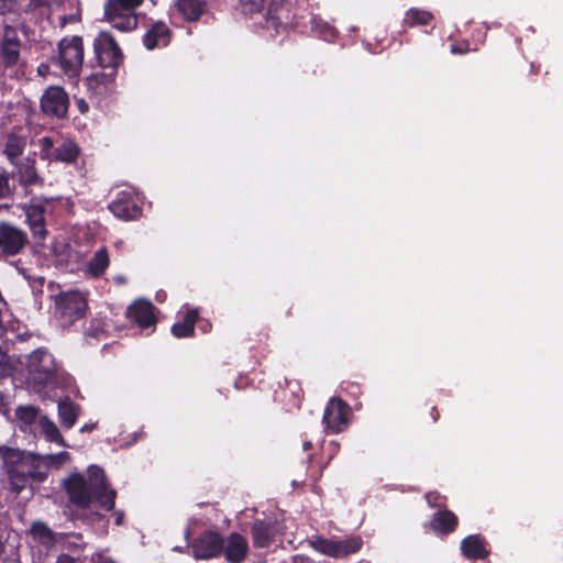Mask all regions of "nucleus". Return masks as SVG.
Returning a JSON list of instances; mask_svg holds the SVG:
<instances>
[{"mask_svg": "<svg viewBox=\"0 0 563 563\" xmlns=\"http://www.w3.org/2000/svg\"><path fill=\"white\" fill-rule=\"evenodd\" d=\"M69 501L77 508L87 509L92 503L106 511L114 509L117 492L109 487L104 471L96 465L88 470V476L71 474L64 483Z\"/></svg>", "mask_w": 563, "mask_h": 563, "instance_id": "1", "label": "nucleus"}, {"mask_svg": "<svg viewBox=\"0 0 563 563\" xmlns=\"http://www.w3.org/2000/svg\"><path fill=\"white\" fill-rule=\"evenodd\" d=\"M0 457L10 489L15 494L32 483L40 484L47 478V466L37 454L3 445L0 446Z\"/></svg>", "mask_w": 563, "mask_h": 563, "instance_id": "2", "label": "nucleus"}, {"mask_svg": "<svg viewBox=\"0 0 563 563\" xmlns=\"http://www.w3.org/2000/svg\"><path fill=\"white\" fill-rule=\"evenodd\" d=\"M23 42L18 30L4 24L0 31V81L21 80L26 74L27 63L22 56Z\"/></svg>", "mask_w": 563, "mask_h": 563, "instance_id": "3", "label": "nucleus"}, {"mask_svg": "<svg viewBox=\"0 0 563 563\" xmlns=\"http://www.w3.org/2000/svg\"><path fill=\"white\" fill-rule=\"evenodd\" d=\"M303 13H306V10L297 7L295 0H268L263 27L267 31H274L275 34L289 29L305 32L307 16Z\"/></svg>", "mask_w": 563, "mask_h": 563, "instance_id": "4", "label": "nucleus"}, {"mask_svg": "<svg viewBox=\"0 0 563 563\" xmlns=\"http://www.w3.org/2000/svg\"><path fill=\"white\" fill-rule=\"evenodd\" d=\"M92 48L93 57L88 62L89 67L118 70L123 64L124 54L110 32L100 31L93 38Z\"/></svg>", "mask_w": 563, "mask_h": 563, "instance_id": "5", "label": "nucleus"}, {"mask_svg": "<svg viewBox=\"0 0 563 563\" xmlns=\"http://www.w3.org/2000/svg\"><path fill=\"white\" fill-rule=\"evenodd\" d=\"M21 364L25 365L27 378L34 386L44 387L56 376L57 364L45 347L34 350L25 356V362L21 361Z\"/></svg>", "mask_w": 563, "mask_h": 563, "instance_id": "6", "label": "nucleus"}, {"mask_svg": "<svg viewBox=\"0 0 563 563\" xmlns=\"http://www.w3.org/2000/svg\"><path fill=\"white\" fill-rule=\"evenodd\" d=\"M84 40L79 35L63 37L58 43L57 64L65 75L75 78L84 65Z\"/></svg>", "mask_w": 563, "mask_h": 563, "instance_id": "7", "label": "nucleus"}, {"mask_svg": "<svg viewBox=\"0 0 563 563\" xmlns=\"http://www.w3.org/2000/svg\"><path fill=\"white\" fill-rule=\"evenodd\" d=\"M56 316L63 327L82 319L88 309L85 296L78 290L60 292L55 300Z\"/></svg>", "mask_w": 563, "mask_h": 563, "instance_id": "8", "label": "nucleus"}, {"mask_svg": "<svg viewBox=\"0 0 563 563\" xmlns=\"http://www.w3.org/2000/svg\"><path fill=\"white\" fill-rule=\"evenodd\" d=\"M69 104L68 93L60 86L47 87L40 100L41 111L51 119H65Z\"/></svg>", "mask_w": 563, "mask_h": 563, "instance_id": "9", "label": "nucleus"}, {"mask_svg": "<svg viewBox=\"0 0 563 563\" xmlns=\"http://www.w3.org/2000/svg\"><path fill=\"white\" fill-rule=\"evenodd\" d=\"M104 20L121 32H131L137 26L135 11L120 0H107L103 7Z\"/></svg>", "mask_w": 563, "mask_h": 563, "instance_id": "10", "label": "nucleus"}, {"mask_svg": "<svg viewBox=\"0 0 563 563\" xmlns=\"http://www.w3.org/2000/svg\"><path fill=\"white\" fill-rule=\"evenodd\" d=\"M351 416L349 404L340 397H332L325 406L322 422L328 432L340 433L347 428Z\"/></svg>", "mask_w": 563, "mask_h": 563, "instance_id": "11", "label": "nucleus"}, {"mask_svg": "<svg viewBox=\"0 0 563 563\" xmlns=\"http://www.w3.org/2000/svg\"><path fill=\"white\" fill-rule=\"evenodd\" d=\"M137 196L129 190L119 191L109 203L108 209L118 219L123 221L135 220L142 213Z\"/></svg>", "mask_w": 563, "mask_h": 563, "instance_id": "12", "label": "nucleus"}, {"mask_svg": "<svg viewBox=\"0 0 563 563\" xmlns=\"http://www.w3.org/2000/svg\"><path fill=\"white\" fill-rule=\"evenodd\" d=\"M29 242L26 233L15 225L0 222V251L7 256L19 254Z\"/></svg>", "mask_w": 563, "mask_h": 563, "instance_id": "13", "label": "nucleus"}, {"mask_svg": "<svg viewBox=\"0 0 563 563\" xmlns=\"http://www.w3.org/2000/svg\"><path fill=\"white\" fill-rule=\"evenodd\" d=\"M191 549L196 559L217 558L223 552L224 541L218 532L208 531L194 540Z\"/></svg>", "mask_w": 563, "mask_h": 563, "instance_id": "14", "label": "nucleus"}, {"mask_svg": "<svg viewBox=\"0 0 563 563\" xmlns=\"http://www.w3.org/2000/svg\"><path fill=\"white\" fill-rule=\"evenodd\" d=\"M277 532L278 523L276 520L271 518L254 520L251 526L253 547L258 549L269 548L274 543Z\"/></svg>", "mask_w": 563, "mask_h": 563, "instance_id": "15", "label": "nucleus"}, {"mask_svg": "<svg viewBox=\"0 0 563 563\" xmlns=\"http://www.w3.org/2000/svg\"><path fill=\"white\" fill-rule=\"evenodd\" d=\"M154 310L155 307L151 301L139 299L129 306L126 317L141 329H147L154 327L157 322Z\"/></svg>", "mask_w": 563, "mask_h": 563, "instance_id": "16", "label": "nucleus"}, {"mask_svg": "<svg viewBox=\"0 0 563 563\" xmlns=\"http://www.w3.org/2000/svg\"><path fill=\"white\" fill-rule=\"evenodd\" d=\"M460 550L462 555L471 561L486 560L490 554L487 540L479 533L463 538L460 543Z\"/></svg>", "mask_w": 563, "mask_h": 563, "instance_id": "17", "label": "nucleus"}, {"mask_svg": "<svg viewBox=\"0 0 563 563\" xmlns=\"http://www.w3.org/2000/svg\"><path fill=\"white\" fill-rule=\"evenodd\" d=\"M173 32L163 21L154 22L143 36V45L146 49L153 51L158 47H166L172 41Z\"/></svg>", "mask_w": 563, "mask_h": 563, "instance_id": "18", "label": "nucleus"}, {"mask_svg": "<svg viewBox=\"0 0 563 563\" xmlns=\"http://www.w3.org/2000/svg\"><path fill=\"white\" fill-rule=\"evenodd\" d=\"M14 169L10 174L12 178L18 177L19 184L22 187H31L41 181V177L36 169V162L34 158L25 157L15 164H12Z\"/></svg>", "mask_w": 563, "mask_h": 563, "instance_id": "19", "label": "nucleus"}, {"mask_svg": "<svg viewBox=\"0 0 563 563\" xmlns=\"http://www.w3.org/2000/svg\"><path fill=\"white\" fill-rule=\"evenodd\" d=\"M429 527L438 536H449L457 529L459 518L452 510L441 509L432 515Z\"/></svg>", "mask_w": 563, "mask_h": 563, "instance_id": "20", "label": "nucleus"}, {"mask_svg": "<svg viewBox=\"0 0 563 563\" xmlns=\"http://www.w3.org/2000/svg\"><path fill=\"white\" fill-rule=\"evenodd\" d=\"M24 211L32 234L35 238L44 239L48 233L45 228V207L41 203H30Z\"/></svg>", "mask_w": 563, "mask_h": 563, "instance_id": "21", "label": "nucleus"}, {"mask_svg": "<svg viewBox=\"0 0 563 563\" xmlns=\"http://www.w3.org/2000/svg\"><path fill=\"white\" fill-rule=\"evenodd\" d=\"M199 319L197 308L188 309L170 329L172 334L177 339L192 338L195 335V324Z\"/></svg>", "mask_w": 563, "mask_h": 563, "instance_id": "22", "label": "nucleus"}, {"mask_svg": "<svg viewBox=\"0 0 563 563\" xmlns=\"http://www.w3.org/2000/svg\"><path fill=\"white\" fill-rule=\"evenodd\" d=\"M249 545L246 539L240 533H231L223 552L230 563H241L246 558Z\"/></svg>", "mask_w": 563, "mask_h": 563, "instance_id": "23", "label": "nucleus"}, {"mask_svg": "<svg viewBox=\"0 0 563 563\" xmlns=\"http://www.w3.org/2000/svg\"><path fill=\"white\" fill-rule=\"evenodd\" d=\"M118 70L101 69L86 77L85 85L87 90L93 95H102L108 86L113 82Z\"/></svg>", "mask_w": 563, "mask_h": 563, "instance_id": "24", "label": "nucleus"}, {"mask_svg": "<svg viewBox=\"0 0 563 563\" xmlns=\"http://www.w3.org/2000/svg\"><path fill=\"white\" fill-rule=\"evenodd\" d=\"M175 5L184 20L196 22L206 11L207 2L205 0H176Z\"/></svg>", "mask_w": 563, "mask_h": 563, "instance_id": "25", "label": "nucleus"}, {"mask_svg": "<svg viewBox=\"0 0 563 563\" xmlns=\"http://www.w3.org/2000/svg\"><path fill=\"white\" fill-rule=\"evenodd\" d=\"M25 147V137L18 135L15 133H10L7 136L2 153L7 161L12 165L21 159V156L24 153Z\"/></svg>", "mask_w": 563, "mask_h": 563, "instance_id": "26", "label": "nucleus"}, {"mask_svg": "<svg viewBox=\"0 0 563 563\" xmlns=\"http://www.w3.org/2000/svg\"><path fill=\"white\" fill-rule=\"evenodd\" d=\"M109 264V252L106 246H102L98 249L89 260L87 265V273L93 278H99L106 273Z\"/></svg>", "mask_w": 563, "mask_h": 563, "instance_id": "27", "label": "nucleus"}, {"mask_svg": "<svg viewBox=\"0 0 563 563\" xmlns=\"http://www.w3.org/2000/svg\"><path fill=\"white\" fill-rule=\"evenodd\" d=\"M57 409L62 426L66 429L73 428L78 418L79 406L69 397H65L58 401Z\"/></svg>", "mask_w": 563, "mask_h": 563, "instance_id": "28", "label": "nucleus"}, {"mask_svg": "<svg viewBox=\"0 0 563 563\" xmlns=\"http://www.w3.org/2000/svg\"><path fill=\"white\" fill-rule=\"evenodd\" d=\"M80 153L79 146L71 140H64L55 147L54 159L66 164L75 163Z\"/></svg>", "mask_w": 563, "mask_h": 563, "instance_id": "29", "label": "nucleus"}, {"mask_svg": "<svg viewBox=\"0 0 563 563\" xmlns=\"http://www.w3.org/2000/svg\"><path fill=\"white\" fill-rule=\"evenodd\" d=\"M363 545V540L360 536H353L344 540L336 541L338 559L349 556L357 553Z\"/></svg>", "mask_w": 563, "mask_h": 563, "instance_id": "30", "label": "nucleus"}, {"mask_svg": "<svg viewBox=\"0 0 563 563\" xmlns=\"http://www.w3.org/2000/svg\"><path fill=\"white\" fill-rule=\"evenodd\" d=\"M310 544L317 552L338 559L336 540L317 537L314 540L310 541Z\"/></svg>", "mask_w": 563, "mask_h": 563, "instance_id": "31", "label": "nucleus"}, {"mask_svg": "<svg viewBox=\"0 0 563 563\" xmlns=\"http://www.w3.org/2000/svg\"><path fill=\"white\" fill-rule=\"evenodd\" d=\"M33 538L42 544H52L55 540L53 531L42 521H35L31 526Z\"/></svg>", "mask_w": 563, "mask_h": 563, "instance_id": "32", "label": "nucleus"}, {"mask_svg": "<svg viewBox=\"0 0 563 563\" xmlns=\"http://www.w3.org/2000/svg\"><path fill=\"white\" fill-rule=\"evenodd\" d=\"M433 15L429 11L419 9H409L406 13V23L410 26L428 25L432 21Z\"/></svg>", "mask_w": 563, "mask_h": 563, "instance_id": "33", "label": "nucleus"}, {"mask_svg": "<svg viewBox=\"0 0 563 563\" xmlns=\"http://www.w3.org/2000/svg\"><path fill=\"white\" fill-rule=\"evenodd\" d=\"M11 175L7 170L0 172V200L12 198L15 185L10 183Z\"/></svg>", "mask_w": 563, "mask_h": 563, "instance_id": "34", "label": "nucleus"}, {"mask_svg": "<svg viewBox=\"0 0 563 563\" xmlns=\"http://www.w3.org/2000/svg\"><path fill=\"white\" fill-rule=\"evenodd\" d=\"M307 16L309 18L310 29L312 31H317L319 35H321L325 40L334 35V29L330 26L328 23L320 24V21L317 19V16H313L310 13H308Z\"/></svg>", "mask_w": 563, "mask_h": 563, "instance_id": "35", "label": "nucleus"}, {"mask_svg": "<svg viewBox=\"0 0 563 563\" xmlns=\"http://www.w3.org/2000/svg\"><path fill=\"white\" fill-rule=\"evenodd\" d=\"M40 157L44 161H53L55 155L54 142L49 136H44L38 140Z\"/></svg>", "mask_w": 563, "mask_h": 563, "instance_id": "36", "label": "nucleus"}, {"mask_svg": "<svg viewBox=\"0 0 563 563\" xmlns=\"http://www.w3.org/2000/svg\"><path fill=\"white\" fill-rule=\"evenodd\" d=\"M107 322L103 318H93L90 320V324L86 330L88 336L98 339L101 334L107 332Z\"/></svg>", "mask_w": 563, "mask_h": 563, "instance_id": "37", "label": "nucleus"}, {"mask_svg": "<svg viewBox=\"0 0 563 563\" xmlns=\"http://www.w3.org/2000/svg\"><path fill=\"white\" fill-rule=\"evenodd\" d=\"M42 431L48 441L57 443L63 442V437L57 426L53 421L45 420L42 423Z\"/></svg>", "mask_w": 563, "mask_h": 563, "instance_id": "38", "label": "nucleus"}, {"mask_svg": "<svg viewBox=\"0 0 563 563\" xmlns=\"http://www.w3.org/2000/svg\"><path fill=\"white\" fill-rule=\"evenodd\" d=\"M424 499L430 508H438L439 510L446 508V497L437 490L428 492Z\"/></svg>", "mask_w": 563, "mask_h": 563, "instance_id": "39", "label": "nucleus"}, {"mask_svg": "<svg viewBox=\"0 0 563 563\" xmlns=\"http://www.w3.org/2000/svg\"><path fill=\"white\" fill-rule=\"evenodd\" d=\"M36 416L37 409L34 406H21L16 409V417L25 423H33Z\"/></svg>", "mask_w": 563, "mask_h": 563, "instance_id": "40", "label": "nucleus"}, {"mask_svg": "<svg viewBox=\"0 0 563 563\" xmlns=\"http://www.w3.org/2000/svg\"><path fill=\"white\" fill-rule=\"evenodd\" d=\"M47 457L49 460H52L53 463L60 464L66 459H68V453L67 452H60V453H57V454L47 455Z\"/></svg>", "mask_w": 563, "mask_h": 563, "instance_id": "41", "label": "nucleus"}, {"mask_svg": "<svg viewBox=\"0 0 563 563\" xmlns=\"http://www.w3.org/2000/svg\"><path fill=\"white\" fill-rule=\"evenodd\" d=\"M291 563H314L312 559L303 554H296L291 558Z\"/></svg>", "mask_w": 563, "mask_h": 563, "instance_id": "42", "label": "nucleus"}, {"mask_svg": "<svg viewBox=\"0 0 563 563\" xmlns=\"http://www.w3.org/2000/svg\"><path fill=\"white\" fill-rule=\"evenodd\" d=\"M14 3V0H0V13L9 11Z\"/></svg>", "mask_w": 563, "mask_h": 563, "instance_id": "43", "label": "nucleus"}, {"mask_svg": "<svg viewBox=\"0 0 563 563\" xmlns=\"http://www.w3.org/2000/svg\"><path fill=\"white\" fill-rule=\"evenodd\" d=\"M56 563H79L77 560H75L73 556H70L69 554H60L57 560H56Z\"/></svg>", "mask_w": 563, "mask_h": 563, "instance_id": "44", "label": "nucleus"}, {"mask_svg": "<svg viewBox=\"0 0 563 563\" xmlns=\"http://www.w3.org/2000/svg\"><path fill=\"white\" fill-rule=\"evenodd\" d=\"M120 1L135 11V9L137 7H140L144 0H120Z\"/></svg>", "mask_w": 563, "mask_h": 563, "instance_id": "45", "label": "nucleus"}, {"mask_svg": "<svg viewBox=\"0 0 563 563\" xmlns=\"http://www.w3.org/2000/svg\"><path fill=\"white\" fill-rule=\"evenodd\" d=\"M5 357L4 354H0V374L8 375L9 374V367L7 366V363H3L2 360Z\"/></svg>", "mask_w": 563, "mask_h": 563, "instance_id": "46", "label": "nucleus"}, {"mask_svg": "<svg viewBox=\"0 0 563 563\" xmlns=\"http://www.w3.org/2000/svg\"><path fill=\"white\" fill-rule=\"evenodd\" d=\"M430 416H431V419L433 422H437L439 420L440 413H439L437 406L431 407Z\"/></svg>", "mask_w": 563, "mask_h": 563, "instance_id": "47", "label": "nucleus"}, {"mask_svg": "<svg viewBox=\"0 0 563 563\" xmlns=\"http://www.w3.org/2000/svg\"><path fill=\"white\" fill-rule=\"evenodd\" d=\"M97 428V423H86L80 428V432H91Z\"/></svg>", "mask_w": 563, "mask_h": 563, "instance_id": "48", "label": "nucleus"}, {"mask_svg": "<svg viewBox=\"0 0 563 563\" xmlns=\"http://www.w3.org/2000/svg\"><path fill=\"white\" fill-rule=\"evenodd\" d=\"M451 52H452L453 54H463V53H465V52H466V49H463V48H461V47H460V46H457V45H452V46H451Z\"/></svg>", "mask_w": 563, "mask_h": 563, "instance_id": "49", "label": "nucleus"}, {"mask_svg": "<svg viewBox=\"0 0 563 563\" xmlns=\"http://www.w3.org/2000/svg\"><path fill=\"white\" fill-rule=\"evenodd\" d=\"M311 449H312V442H311L310 440H305V441L302 442V450H303L305 452H308V451H309V450H311Z\"/></svg>", "mask_w": 563, "mask_h": 563, "instance_id": "50", "label": "nucleus"}, {"mask_svg": "<svg viewBox=\"0 0 563 563\" xmlns=\"http://www.w3.org/2000/svg\"><path fill=\"white\" fill-rule=\"evenodd\" d=\"M122 520H123V512L117 511L115 512V525L120 526L122 523Z\"/></svg>", "mask_w": 563, "mask_h": 563, "instance_id": "51", "label": "nucleus"}, {"mask_svg": "<svg viewBox=\"0 0 563 563\" xmlns=\"http://www.w3.org/2000/svg\"><path fill=\"white\" fill-rule=\"evenodd\" d=\"M48 69V66L45 64H41L37 68L38 74L43 75L45 70Z\"/></svg>", "mask_w": 563, "mask_h": 563, "instance_id": "52", "label": "nucleus"}, {"mask_svg": "<svg viewBox=\"0 0 563 563\" xmlns=\"http://www.w3.org/2000/svg\"><path fill=\"white\" fill-rule=\"evenodd\" d=\"M530 71L537 74L539 71V66H536L533 63L530 64Z\"/></svg>", "mask_w": 563, "mask_h": 563, "instance_id": "53", "label": "nucleus"}, {"mask_svg": "<svg viewBox=\"0 0 563 563\" xmlns=\"http://www.w3.org/2000/svg\"><path fill=\"white\" fill-rule=\"evenodd\" d=\"M117 280H118L119 283H124V280H125V279H124L123 277H118V278H117Z\"/></svg>", "mask_w": 563, "mask_h": 563, "instance_id": "54", "label": "nucleus"}, {"mask_svg": "<svg viewBox=\"0 0 563 563\" xmlns=\"http://www.w3.org/2000/svg\"><path fill=\"white\" fill-rule=\"evenodd\" d=\"M106 563H115V562H114V561H108V562H106Z\"/></svg>", "mask_w": 563, "mask_h": 563, "instance_id": "55", "label": "nucleus"}]
</instances>
